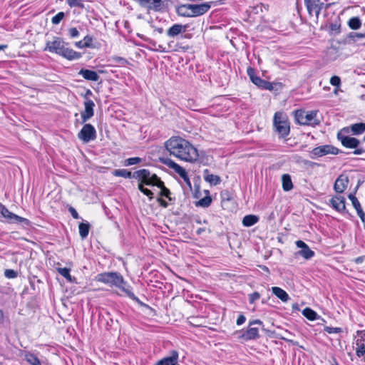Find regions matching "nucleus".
<instances>
[{
    "label": "nucleus",
    "mask_w": 365,
    "mask_h": 365,
    "mask_svg": "<svg viewBox=\"0 0 365 365\" xmlns=\"http://www.w3.org/2000/svg\"><path fill=\"white\" fill-rule=\"evenodd\" d=\"M349 178L347 175L341 174L336 180L334 185V190L337 193H343L347 188L349 184Z\"/></svg>",
    "instance_id": "6ab92c4d"
},
{
    "label": "nucleus",
    "mask_w": 365,
    "mask_h": 365,
    "mask_svg": "<svg viewBox=\"0 0 365 365\" xmlns=\"http://www.w3.org/2000/svg\"><path fill=\"white\" fill-rule=\"evenodd\" d=\"M282 188L287 192L293 188V183L291 176L289 174H284L282 176Z\"/></svg>",
    "instance_id": "c85d7f7f"
},
{
    "label": "nucleus",
    "mask_w": 365,
    "mask_h": 365,
    "mask_svg": "<svg viewBox=\"0 0 365 365\" xmlns=\"http://www.w3.org/2000/svg\"><path fill=\"white\" fill-rule=\"evenodd\" d=\"M141 7L147 9L148 11H160L164 7L163 0H135Z\"/></svg>",
    "instance_id": "2eb2a0df"
},
{
    "label": "nucleus",
    "mask_w": 365,
    "mask_h": 365,
    "mask_svg": "<svg viewBox=\"0 0 365 365\" xmlns=\"http://www.w3.org/2000/svg\"><path fill=\"white\" fill-rule=\"evenodd\" d=\"M246 320L245 317L243 314H240L237 319V324L242 325Z\"/></svg>",
    "instance_id": "052dcab7"
},
{
    "label": "nucleus",
    "mask_w": 365,
    "mask_h": 365,
    "mask_svg": "<svg viewBox=\"0 0 365 365\" xmlns=\"http://www.w3.org/2000/svg\"><path fill=\"white\" fill-rule=\"evenodd\" d=\"M170 155L186 162H195L199 157L198 151L190 142L180 137L173 136L165 143Z\"/></svg>",
    "instance_id": "f257e3e1"
},
{
    "label": "nucleus",
    "mask_w": 365,
    "mask_h": 365,
    "mask_svg": "<svg viewBox=\"0 0 365 365\" xmlns=\"http://www.w3.org/2000/svg\"><path fill=\"white\" fill-rule=\"evenodd\" d=\"M24 359L31 365H41L39 359L33 353L26 352L24 355Z\"/></svg>",
    "instance_id": "473e14b6"
},
{
    "label": "nucleus",
    "mask_w": 365,
    "mask_h": 365,
    "mask_svg": "<svg viewBox=\"0 0 365 365\" xmlns=\"http://www.w3.org/2000/svg\"><path fill=\"white\" fill-rule=\"evenodd\" d=\"M259 221V217L254 215H248L243 217L242 225L245 227H251Z\"/></svg>",
    "instance_id": "7c9ffc66"
},
{
    "label": "nucleus",
    "mask_w": 365,
    "mask_h": 365,
    "mask_svg": "<svg viewBox=\"0 0 365 365\" xmlns=\"http://www.w3.org/2000/svg\"><path fill=\"white\" fill-rule=\"evenodd\" d=\"M158 200V202L160 203V205L162 207H165V208H166V207H168V203L165 200H164L163 199H162V198H158V200Z\"/></svg>",
    "instance_id": "680f3d73"
},
{
    "label": "nucleus",
    "mask_w": 365,
    "mask_h": 365,
    "mask_svg": "<svg viewBox=\"0 0 365 365\" xmlns=\"http://www.w3.org/2000/svg\"><path fill=\"white\" fill-rule=\"evenodd\" d=\"M93 95L92 91L90 89H87L85 94L83 95V98H85V101H87V99H90L89 98Z\"/></svg>",
    "instance_id": "e2e57ef3"
},
{
    "label": "nucleus",
    "mask_w": 365,
    "mask_h": 365,
    "mask_svg": "<svg viewBox=\"0 0 365 365\" xmlns=\"http://www.w3.org/2000/svg\"><path fill=\"white\" fill-rule=\"evenodd\" d=\"M75 46L79 48H86V46H84V43L83 41H79L76 42Z\"/></svg>",
    "instance_id": "0e129e2a"
},
{
    "label": "nucleus",
    "mask_w": 365,
    "mask_h": 365,
    "mask_svg": "<svg viewBox=\"0 0 365 365\" xmlns=\"http://www.w3.org/2000/svg\"><path fill=\"white\" fill-rule=\"evenodd\" d=\"M65 14L63 11L58 12L56 15H55L52 19L51 22L54 25L58 24L64 18Z\"/></svg>",
    "instance_id": "a18cd8bd"
},
{
    "label": "nucleus",
    "mask_w": 365,
    "mask_h": 365,
    "mask_svg": "<svg viewBox=\"0 0 365 365\" xmlns=\"http://www.w3.org/2000/svg\"><path fill=\"white\" fill-rule=\"evenodd\" d=\"M329 205L338 212L349 213L346 208V199L343 196H333L329 200Z\"/></svg>",
    "instance_id": "dca6fc26"
},
{
    "label": "nucleus",
    "mask_w": 365,
    "mask_h": 365,
    "mask_svg": "<svg viewBox=\"0 0 365 365\" xmlns=\"http://www.w3.org/2000/svg\"><path fill=\"white\" fill-rule=\"evenodd\" d=\"M151 27L155 29V31H158L159 34L163 33V29L162 27H155L154 25H151Z\"/></svg>",
    "instance_id": "774afa93"
},
{
    "label": "nucleus",
    "mask_w": 365,
    "mask_h": 365,
    "mask_svg": "<svg viewBox=\"0 0 365 365\" xmlns=\"http://www.w3.org/2000/svg\"><path fill=\"white\" fill-rule=\"evenodd\" d=\"M356 354L358 357L365 355V334H361L356 339Z\"/></svg>",
    "instance_id": "5701e85b"
},
{
    "label": "nucleus",
    "mask_w": 365,
    "mask_h": 365,
    "mask_svg": "<svg viewBox=\"0 0 365 365\" xmlns=\"http://www.w3.org/2000/svg\"><path fill=\"white\" fill-rule=\"evenodd\" d=\"M96 280L109 285L110 287H115L121 290L124 294L137 302L140 307L150 308V306L143 303L137 297L133 292V287L126 282L123 275L118 272H106L98 274L96 277Z\"/></svg>",
    "instance_id": "f03ea898"
},
{
    "label": "nucleus",
    "mask_w": 365,
    "mask_h": 365,
    "mask_svg": "<svg viewBox=\"0 0 365 365\" xmlns=\"http://www.w3.org/2000/svg\"><path fill=\"white\" fill-rule=\"evenodd\" d=\"M261 295L258 292H255L253 293L248 294V299L250 304H254L257 300L260 298Z\"/></svg>",
    "instance_id": "49530a36"
},
{
    "label": "nucleus",
    "mask_w": 365,
    "mask_h": 365,
    "mask_svg": "<svg viewBox=\"0 0 365 365\" xmlns=\"http://www.w3.org/2000/svg\"><path fill=\"white\" fill-rule=\"evenodd\" d=\"M221 196L223 200H230L231 198V195L227 190H224L221 192Z\"/></svg>",
    "instance_id": "bf43d9fd"
},
{
    "label": "nucleus",
    "mask_w": 365,
    "mask_h": 365,
    "mask_svg": "<svg viewBox=\"0 0 365 365\" xmlns=\"http://www.w3.org/2000/svg\"><path fill=\"white\" fill-rule=\"evenodd\" d=\"M304 4L307 7L309 16H314L317 19L322 9L324 6V3L322 0H304Z\"/></svg>",
    "instance_id": "f8f14e48"
},
{
    "label": "nucleus",
    "mask_w": 365,
    "mask_h": 365,
    "mask_svg": "<svg viewBox=\"0 0 365 365\" xmlns=\"http://www.w3.org/2000/svg\"><path fill=\"white\" fill-rule=\"evenodd\" d=\"M329 29L332 34H339L340 32V24L337 23L331 24L329 26Z\"/></svg>",
    "instance_id": "603ef678"
},
{
    "label": "nucleus",
    "mask_w": 365,
    "mask_h": 365,
    "mask_svg": "<svg viewBox=\"0 0 365 365\" xmlns=\"http://www.w3.org/2000/svg\"><path fill=\"white\" fill-rule=\"evenodd\" d=\"M133 178L139 181L138 184L148 186L158 187V182H161L160 178L155 173H151L148 169H140L133 173Z\"/></svg>",
    "instance_id": "423d86ee"
},
{
    "label": "nucleus",
    "mask_w": 365,
    "mask_h": 365,
    "mask_svg": "<svg viewBox=\"0 0 365 365\" xmlns=\"http://www.w3.org/2000/svg\"><path fill=\"white\" fill-rule=\"evenodd\" d=\"M91 225L90 224L86 222H81L79 224V235L82 239H86L89 233Z\"/></svg>",
    "instance_id": "2f4dec72"
},
{
    "label": "nucleus",
    "mask_w": 365,
    "mask_h": 365,
    "mask_svg": "<svg viewBox=\"0 0 365 365\" xmlns=\"http://www.w3.org/2000/svg\"><path fill=\"white\" fill-rule=\"evenodd\" d=\"M273 125L279 138H284L289 134V123L287 116L282 112L274 113Z\"/></svg>",
    "instance_id": "39448f33"
},
{
    "label": "nucleus",
    "mask_w": 365,
    "mask_h": 365,
    "mask_svg": "<svg viewBox=\"0 0 365 365\" xmlns=\"http://www.w3.org/2000/svg\"><path fill=\"white\" fill-rule=\"evenodd\" d=\"M57 271L61 275L67 279L68 282H73L74 278H73L72 276L71 275V274H70L71 269L69 268H67V267L58 268Z\"/></svg>",
    "instance_id": "4c0bfd02"
},
{
    "label": "nucleus",
    "mask_w": 365,
    "mask_h": 365,
    "mask_svg": "<svg viewBox=\"0 0 365 365\" xmlns=\"http://www.w3.org/2000/svg\"><path fill=\"white\" fill-rule=\"evenodd\" d=\"M112 173L115 177H122L128 179L133 178L132 173L126 169H116L114 170Z\"/></svg>",
    "instance_id": "72a5a7b5"
},
{
    "label": "nucleus",
    "mask_w": 365,
    "mask_h": 365,
    "mask_svg": "<svg viewBox=\"0 0 365 365\" xmlns=\"http://www.w3.org/2000/svg\"><path fill=\"white\" fill-rule=\"evenodd\" d=\"M66 44L62 38L54 37L53 41L46 42L45 50L61 56Z\"/></svg>",
    "instance_id": "4468645a"
},
{
    "label": "nucleus",
    "mask_w": 365,
    "mask_h": 365,
    "mask_svg": "<svg viewBox=\"0 0 365 365\" xmlns=\"http://www.w3.org/2000/svg\"><path fill=\"white\" fill-rule=\"evenodd\" d=\"M66 3L68 5L73 8V7H78L81 9L84 8V4L83 0H66Z\"/></svg>",
    "instance_id": "37998d69"
},
{
    "label": "nucleus",
    "mask_w": 365,
    "mask_h": 365,
    "mask_svg": "<svg viewBox=\"0 0 365 365\" xmlns=\"http://www.w3.org/2000/svg\"><path fill=\"white\" fill-rule=\"evenodd\" d=\"M317 113L318 110L305 112L303 110H296L293 112L296 123L312 126L320 124V120L317 118Z\"/></svg>",
    "instance_id": "20e7f679"
},
{
    "label": "nucleus",
    "mask_w": 365,
    "mask_h": 365,
    "mask_svg": "<svg viewBox=\"0 0 365 365\" xmlns=\"http://www.w3.org/2000/svg\"><path fill=\"white\" fill-rule=\"evenodd\" d=\"M78 75L81 76L86 80L91 81H98L100 78L97 72L86 68H81L78 72Z\"/></svg>",
    "instance_id": "4be33fe9"
},
{
    "label": "nucleus",
    "mask_w": 365,
    "mask_h": 365,
    "mask_svg": "<svg viewBox=\"0 0 365 365\" xmlns=\"http://www.w3.org/2000/svg\"><path fill=\"white\" fill-rule=\"evenodd\" d=\"M61 56L69 61H72L81 58L82 53L65 46Z\"/></svg>",
    "instance_id": "b1692460"
},
{
    "label": "nucleus",
    "mask_w": 365,
    "mask_h": 365,
    "mask_svg": "<svg viewBox=\"0 0 365 365\" xmlns=\"http://www.w3.org/2000/svg\"><path fill=\"white\" fill-rule=\"evenodd\" d=\"M212 202V198L210 196H205L203 198L200 199L195 203V205L197 207H208Z\"/></svg>",
    "instance_id": "ea45409f"
},
{
    "label": "nucleus",
    "mask_w": 365,
    "mask_h": 365,
    "mask_svg": "<svg viewBox=\"0 0 365 365\" xmlns=\"http://www.w3.org/2000/svg\"><path fill=\"white\" fill-rule=\"evenodd\" d=\"M324 331L329 334H339L342 332V329L340 327H325Z\"/></svg>",
    "instance_id": "de8ad7c7"
},
{
    "label": "nucleus",
    "mask_w": 365,
    "mask_h": 365,
    "mask_svg": "<svg viewBox=\"0 0 365 365\" xmlns=\"http://www.w3.org/2000/svg\"><path fill=\"white\" fill-rule=\"evenodd\" d=\"M272 292L276 297L284 302H286L289 299L288 294L280 287H272Z\"/></svg>",
    "instance_id": "bb28decb"
},
{
    "label": "nucleus",
    "mask_w": 365,
    "mask_h": 365,
    "mask_svg": "<svg viewBox=\"0 0 365 365\" xmlns=\"http://www.w3.org/2000/svg\"><path fill=\"white\" fill-rule=\"evenodd\" d=\"M78 138L85 143L94 140L96 138V128L90 123L85 124L78 133Z\"/></svg>",
    "instance_id": "9b49d317"
},
{
    "label": "nucleus",
    "mask_w": 365,
    "mask_h": 365,
    "mask_svg": "<svg viewBox=\"0 0 365 365\" xmlns=\"http://www.w3.org/2000/svg\"><path fill=\"white\" fill-rule=\"evenodd\" d=\"M203 178L205 180L211 185H219L221 182L220 177L216 175L210 174L208 169H205L203 172Z\"/></svg>",
    "instance_id": "393cba45"
},
{
    "label": "nucleus",
    "mask_w": 365,
    "mask_h": 365,
    "mask_svg": "<svg viewBox=\"0 0 365 365\" xmlns=\"http://www.w3.org/2000/svg\"><path fill=\"white\" fill-rule=\"evenodd\" d=\"M349 132L352 133V135H359L365 132V123H358L351 125L349 127Z\"/></svg>",
    "instance_id": "a878e982"
},
{
    "label": "nucleus",
    "mask_w": 365,
    "mask_h": 365,
    "mask_svg": "<svg viewBox=\"0 0 365 365\" xmlns=\"http://www.w3.org/2000/svg\"><path fill=\"white\" fill-rule=\"evenodd\" d=\"M18 275V273L14 269H6L4 272V276L8 279H14L16 278Z\"/></svg>",
    "instance_id": "8fccbe9b"
},
{
    "label": "nucleus",
    "mask_w": 365,
    "mask_h": 365,
    "mask_svg": "<svg viewBox=\"0 0 365 365\" xmlns=\"http://www.w3.org/2000/svg\"><path fill=\"white\" fill-rule=\"evenodd\" d=\"M138 188L142 193H143L145 195H146L149 198V200H151L153 199V197H154L153 192L150 190L145 187V186L143 185V184H138Z\"/></svg>",
    "instance_id": "79ce46f5"
},
{
    "label": "nucleus",
    "mask_w": 365,
    "mask_h": 365,
    "mask_svg": "<svg viewBox=\"0 0 365 365\" xmlns=\"http://www.w3.org/2000/svg\"><path fill=\"white\" fill-rule=\"evenodd\" d=\"M258 324L260 326L262 331L268 332L269 331L264 328L263 322L259 319H255L249 322L248 328L244 331L240 336V338L245 341L255 340L259 338V328L254 327L253 326Z\"/></svg>",
    "instance_id": "6e6552de"
},
{
    "label": "nucleus",
    "mask_w": 365,
    "mask_h": 365,
    "mask_svg": "<svg viewBox=\"0 0 365 365\" xmlns=\"http://www.w3.org/2000/svg\"><path fill=\"white\" fill-rule=\"evenodd\" d=\"M143 162V159L139 157H133L125 159L123 162L124 166H130L133 165H137Z\"/></svg>",
    "instance_id": "a19ab883"
},
{
    "label": "nucleus",
    "mask_w": 365,
    "mask_h": 365,
    "mask_svg": "<svg viewBox=\"0 0 365 365\" xmlns=\"http://www.w3.org/2000/svg\"><path fill=\"white\" fill-rule=\"evenodd\" d=\"M349 133V128H343L341 129L336 135V138L338 140H339L341 145L350 149H354L352 152L354 155H361L365 152V149L361 147H359L361 142L359 140L354 137H351L347 134Z\"/></svg>",
    "instance_id": "7ed1b4c3"
},
{
    "label": "nucleus",
    "mask_w": 365,
    "mask_h": 365,
    "mask_svg": "<svg viewBox=\"0 0 365 365\" xmlns=\"http://www.w3.org/2000/svg\"><path fill=\"white\" fill-rule=\"evenodd\" d=\"M267 84L268 85L267 86L265 90L270 91H278L282 90L284 87L283 83L281 82H269V81H268Z\"/></svg>",
    "instance_id": "c9c22d12"
},
{
    "label": "nucleus",
    "mask_w": 365,
    "mask_h": 365,
    "mask_svg": "<svg viewBox=\"0 0 365 365\" xmlns=\"http://www.w3.org/2000/svg\"><path fill=\"white\" fill-rule=\"evenodd\" d=\"M247 73L251 81L257 87H259L260 84L262 83L263 79H262L259 76L256 75L255 70L253 68L248 67Z\"/></svg>",
    "instance_id": "cd10ccee"
},
{
    "label": "nucleus",
    "mask_w": 365,
    "mask_h": 365,
    "mask_svg": "<svg viewBox=\"0 0 365 365\" xmlns=\"http://www.w3.org/2000/svg\"><path fill=\"white\" fill-rule=\"evenodd\" d=\"M188 28V25H182L175 24L173 25L168 31L167 35L170 38H174L180 34L185 33Z\"/></svg>",
    "instance_id": "412c9836"
},
{
    "label": "nucleus",
    "mask_w": 365,
    "mask_h": 365,
    "mask_svg": "<svg viewBox=\"0 0 365 365\" xmlns=\"http://www.w3.org/2000/svg\"><path fill=\"white\" fill-rule=\"evenodd\" d=\"M349 26L354 30L359 29L361 26V21L359 17H352L349 20Z\"/></svg>",
    "instance_id": "58836bf2"
},
{
    "label": "nucleus",
    "mask_w": 365,
    "mask_h": 365,
    "mask_svg": "<svg viewBox=\"0 0 365 365\" xmlns=\"http://www.w3.org/2000/svg\"><path fill=\"white\" fill-rule=\"evenodd\" d=\"M303 315L309 320L314 321L317 318V314L312 309L307 307L302 312Z\"/></svg>",
    "instance_id": "e433bc0d"
},
{
    "label": "nucleus",
    "mask_w": 365,
    "mask_h": 365,
    "mask_svg": "<svg viewBox=\"0 0 365 365\" xmlns=\"http://www.w3.org/2000/svg\"><path fill=\"white\" fill-rule=\"evenodd\" d=\"M330 83L332 86L339 87L340 86V84H341V79H340V78L339 76H334L330 79Z\"/></svg>",
    "instance_id": "864d4df0"
},
{
    "label": "nucleus",
    "mask_w": 365,
    "mask_h": 365,
    "mask_svg": "<svg viewBox=\"0 0 365 365\" xmlns=\"http://www.w3.org/2000/svg\"><path fill=\"white\" fill-rule=\"evenodd\" d=\"M170 355L165 356L156 362V365H179V353L177 350H171Z\"/></svg>",
    "instance_id": "a211bd4d"
},
{
    "label": "nucleus",
    "mask_w": 365,
    "mask_h": 365,
    "mask_svg": "<svg viewBox=\"0 0 365 365\" xmlns=\"http://www.w3.org/2000/svg\"><path fill=\"white\" fill-rule=\"evenodd\" d=\"M296 245L301 249L298 251L297 254L304 259H309L314 255V252L310 250L309 246L302 240H297Z\"/></svg>",
    "instance_id": "aec40b11"
},
{
    "label": "nucleus",
    "mask_w": 365,
    "mask_h": 365,
    "mask_svg": "<svg viewBox=\"0 0 365 365\" xmlns=\"http://www.w3.org/2000/svg\"><path fill=\"white\" fill-rule=\"evenodd\" d=\"M349 38H352L354 41H357L361 38H365V33L351 32L349 34Z\"/></svg>",
    "instance_id": "09e8293b"
},
{
    "label": "nucleus",
    "mask_w": 365,
    "mask_h": 365,
    "mask_svg": "<svg viewBox=\"0 0 365 365\" xmlns=\"http://www.w3.org/2000/svg\"><path fill=\"white\" fill-rule=\"evenodd\" d=\"M68 34L70 37L72 38H76L79 36V31L76 27L69 29Z\"/></svg>",
    "instance_id": "5fc2aeb1"
},
{
    "label": "nucleus",
    "mask_w": 365,
    "mask_h": 365,
    "mask_svg": "<svg viewBox=\"0 0 365 365\" xmlns=\"http://www.w3.org/2000/svg\"><path fill=\"white\" fill-rule=\"evenodd\" d=\"M160 160L164 165L174 170V171L178 173L189 186L191 185L188 175L182 167L168 158H160Z\"/></svg>",
    "instance_id": "9d476101"
},
{
    "label": "nucleus",
    "mask_w": 365,
    "mask_h": 365,
    "mask_svg": "<svg viewBox=\"0 0 365 365\" xmlns=\"http://www.w3.org/2000/svg\"><path fill=\"white\" fill-rule=\"evenodd\" d=\"M84 43V46H86V48H93L92 42H93V37L87 35L84 37L83 40Z\"/></svg>",
    "instance_id": "3c124183"
},
{
    "label": "nucleus",
    "mask_w": 365,
    "mask_h": 365,
    "mask_svg": "<svg viewBox=\"0 0 365 365\" xmlns=\"http://www.w3.org/2000/svg\"><path fill=\"white\" fill-rule=\"evenodd\" d=\"M68 212L71 213V215L74 219L78 220L81 218L76 210L72 206L68 207Z\"/></svg>",
    "instance_id": "6e6d98bb"
},
{
    "label": "nucleus",
    "mask_w": 365,
    "mask_h": 365,
    "mask_svg": "<svg viewBox=\"0 0 365 365\" xmlns=\"http://www.w3.org/2000/svg\"><path fill=\"white\" fill-rule=\"evenodd\" d=\"M176 14L182 17H191L189 8L187 4H180L175 6Z\"/></svg>",
    "instance_id": "c756f323"
},
{
    "label": "nucleus",
    "mask_w": 365,
    "mask_h": 365,
    "mask_svg": "<svg viewBox=\"0 0 365 365\" xmlns=\"http://www.w3.org/2000/svg\"><path fill=\"white\" fill-rule=\"evenodd\" d=\"M0 213L6 219L8 223H16L21 225L23 228L27 229L31 227V222L29 220L20 217L11 212L7 207L0 202Z\"/></svg>",
    "instance_id": "0eeeda50"
},
{
    "label": "nucleus",
    "mask_w": 365,
    "mask_h": 365,
    "mask_svg": "<svg viewBox=\"0 0 365 365\" xmlns=\"http://www.w3.org/2000/svg\"><path fill=\"white\" fill-rule=\"evenodd\" d=\"M158 187L160 189V196L165 197L170 201L173 200L172 197H170L171 192L170 190L165 186L164 182L163 181H161V182H158Z\"/></svg>",
    "instance_id": "f704fd0d"
},
{
    "label": "nucleus",
    "mask_w": 365,
    "mask_h": 365,
    "mask_svg": "<svg viewBox=\"0 0 365 365\" xmlns=\"http://www.w3.org/2000/svg\"><path fill=\"white\" fill-rule=\"evenodd\" d=\"M262 8H264L266 10H267V7L264 6L263 4H261L260 6H257L254 8V10H255V13L259 12V9H260L261 11H263Z\"/></svg>",
    "instance_id": "69168bd1"
},
{
    "label": "nucleus",
    "mask_w": 365,
    "mask_h": 365,
    "mask_svg": "<svg viewBox=\"0 0 365 365\" xmlns=\"http://www.w3.org/2000/svg\"><path fill=\"white\" fill-rule=\"evenodd\" d=\"M267 83H268L267 81L263 80L262 83H261L260 86L258 88H261L262 90H265L267 86L268 85Z\"/></svg>",
    "instance_id": "338daca9"
},
{
    "label": "nucleus",
    "mask_w": 365,
    "mask_h": 365,
    "mask_svg": "<svg viewBox=\"0 0 365 365\" xmlns=\"http://www.w3.org/2000/svg\"><path fill=\"white\" fill-rule=\"evenodd\" d=\"M191 17H197L206 14L211 8L212 2H205L200 4H187Z\"/></svg>",
    "instance_id": "ddd939ff"
},
{
    "label": "nucleus",
    "mask_w": 365,
    "mask_h": 365,
    "mask_svg": "<svg viewBox=\"0 0 365 365\" xmlns=\"http://www.w3.org/2000/svg\"><path fill=\"white\" fill-rule=\"evenodd\" d=\"M349 199L351 201L353 207L355 210H357L361 207V204L358 200L357 197L354 195V194L350 193L348 195Z\"/></svg>",
    "instance_id": "c03bdc74"
},
{
    "label": "nucleus",
    "mask_w": 365,
    "mask_h": 365,
    "mask_svg": "<svg viewBox=\"0 0 365 365\" xmlns=\"http://www.w3.org/2000/svg\"><path fill=\"white\" fill-rule=\"evenodd\" d=\"M113 61L115 63H120L122 65L126 64L128 63L127 60L124 58L120 56H115L113 58Z\"/></svg>",
    "instance_id": "4d7b16f0"
},
{
    "label": "nucleus",
    "mask_w": 365,
    "mask_h": 365,
    "mask_svg": "<svg viewBox=\"0 0 365 365\" xmlns=\"http://www.w3.org/2000/svg\"><path fill=\"white\" fill-rule=\"evenodd\" d=\"M83 104L84 110L81 113L82 123H85L93 116L95 107L94 102L91 99H87V101H85Z\"/></svg>",
    "instance_id": "f3484780"
},
{
    "label": "nucleus",
    "mask_w": 365,
    "mask_h": 365,
    "mask_svg": "<svg viewBox=\"0 0 365 365\" xmlns=\"http://www.w3.org/2000/svg\"><path fill=\"white\" fill-rule=\"evenodd\" d=\"M339 153H344V152L332 145H324L314 148L310 152V158L314 159L328 154L337 155Z\"/></svg>",
    "instance_id": "1a4fd4ad"
},
{
    "label": "nucleus",
    "mask_w": 365,
    "mask_h": 365,
    "mask_svg": "<svg viewBox=\"0 0 365 365\" xmlns=\"http://www.w3.org/2000/svg\"><path fill=\"white\" fill-rule=\"evenodd\" d=\"M356 212H357V215H359V217H360L361 220L363 222H365V213L363 211L361 207L357 210H356Z\"/></svg>",
    "instance_id": "13d9d810"
}]
</instances>
